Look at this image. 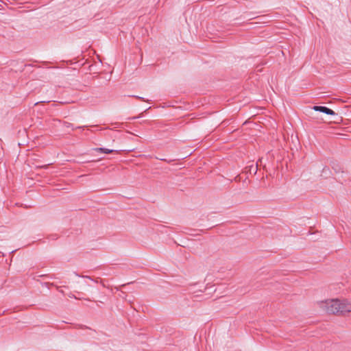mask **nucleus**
Masks as SVG:
<instances>
[{"instance_id":"2eb2a0df","label":"nucleus","mask_w":351,"mask_h":351,"mask_svg":"<svg viewBox=\"0 0 351 351\" xmlns=\"http://www.w3.org/2000/svg\"><path fill=\"white\" fill-rule=\"evenodd\" d=\"M40 277H45V276H48V275H46V274L45 275H40Z\"/></svg>"},{"instance_id":"39448f33","label":"nucleus","mask_w":351,"mask_h":351,"mask_svg":"<svg viewBox=\"0 0 351 351\" xmlns=\"http://www.w3.org/2000/svg\"><path fill=\"white\" fill-rule=\"evenodd\" d=\"M332 168L336 173L343 172L342 168L338 164L334 163L333 165L332 166Z\"/></svg>"},{"instance_id":"f8f14e48","label":"nucleus","mask_w":351,"mask_h":351,"mask_svg":"<svg viewBox=\"0 0 351 351\" xmlns=\"http://www.w3.org/2000/svg\"><path fill=\"white\" fill-rule=\"evenodd\" d=\"M99 282L102 285V286H103V287H105V285L104 284V282H103V280H100V282Z\"/></svg>"},{"instance_id":"ddd939ff","label":"nucleus","mask_w":351,"mask_h":351,"mask_svg":"<svg viewBox=\"0 0 351 351\" xmlns=\"http://www.w3.org/2000/svg\"><path fill=\"white\" fill-rule=\"evenodd\" d=\"M68 128L69 127H71L72 126V124L71 123H68V125H66Z\"/></svg>"},{"instance_id":"20e7f679","label":"nucleus","mask_w":351,"mask_h":351,"mask_svg":"<svg viewBox=\"0 0 351 351\" xmlns=\"http://www.w3.org/2000/svg\"><path fill=\"white\" fill-rule=\"evenodd\" d=\"M95 151L99 152V153H104V154H112V153H118L117 150L114 149H110L104 147H97L94 149Z\"/></svg>"},{"instance_id":"1a4fd4ad","label":"nucleus","mask_w":351,"mask_h":351,"mask_svg":"<svg viewBox=\"0 0 351 351\" xmlns=\"http://www.w3.org/2000/svg\"><path fill=\"white\" fill-rule=\"evenodd\" d=\"M134 97H136V98H137V99H140V100H141V101H145V100L144 99V98H143V97H138V96H134Z\"/></svg>"},{"instance_id":"6e6552de","label":"nucleus","mask_w":351,"mask_h":351,"mask_svg":"<svg viewBox=\"0 0 351 351\" xmlns=\"http://www.w3.org/2000/svg\"><path fill=\"white\" fill-rule=\"evenodd\" d=\"M49 164L48 165H43V166H40L39 167L40 168H44V169H47L48 167H49Z\"/></svg>"},{"instance_id":"4468645a","label":"nucleus","mask_w":351,"mask_h":351,"mask_svg":"<svg viewBox=\"0 0 351 351\" xmlns=\"http://www.w3.org/2000/svg\"><path fill=\"white\" fill-rule=\"evenodd\" d=\"M46 285H52V286L54 285L53 283H49V282H47Z\"/></svg>"},{"instance_id":"f257e3e1","label":"nucleus","mask_w":351,"mask_h":351,"mask_svg":"<svg viewBox=\"0 0 351 351\" xmlns=\"http://www.w3.org/2000/svg\"><path fill=\"white\" fill-rule=\"evenodd\" d=\"M326 311L329 314H340L344 315L351 311V305L338 299L331 300L325 302Z\"/></svg>"},{"instance_id":"7ed1b4c3","label":"nucleus","mask_w":351,"mask_h":351,"mask_svg":"<svg viewBox=\"0 0 351 351\" xmlns=\"http://www.w3.org/2000/svg\"><path fill=\"white\" fill-rule=\"evenodd\" d=\"M259 162L261 164V162H262L261 159H259L256 165L252 164L250 166L246 167H245L246 173H250V174L253 173L254 175L256 174Z\"/></svg>"},{"instance_id":"0eeeda50","label":"nucleus","mask_w":351,"mask_h":351,"mask_svg":"<svg viewBox=\"0 0 351 351\" xmlns=\"http://www.w3.org/2000/svg\"><path fill=\"white\" fill-rule=\"evenodd\" d=\"M79 276H80V277H82V278H88V279H90V280H93L90 276H80V275H79Z\"/></svg>"},{"instance_id":"9b49d317","label":"nucleus","mask_w":351,"mask_h":351,"mask_svg":"<svg viewBox=\"0 0 351 351\" xmlns=\"http://www.w3.org/2000/svg\"><path fill=\"white\" fill-rule=\"evenodd\" d=\"M131 283H132V282H128V283H127V284H123V285H121V287H125L127 285H130V284H131Z\"/></svg>"},{"instance_id":"f03ea898","label":"nucleus","mask_w":351,"mask_h":351,"mask_svg":"<svg viewBox=\"0 0 351 351\" xmlns=\"http://www.w3.org/2000/svg\"><path fill=\"white\" fill-rule=\"evenodd\" d=\"M312 109L315 111L321 112L328 115H335V112L330 108L323 106H313Z\"/></svg>"},{"instance_id":"9d476101","label":"nucleus","mask_w":351,"mask_h":351,"mask_svg":"<svg viewBox=\"0 0 351 351\" xmlns=\"http://www.w3.org/2000/svg\"><path fill=\"white\" fill-rule=\"evenodd\" d=\"M122 123H112L113 125L115 126V128L119 126L120 125H121Z\"/></svg>"},{"instance_id":"423d86ee","label":"nucleus","mask_w":351,"mask_h":351,"mask_svg":"<svg viewBox=\"0 0 351 351\" xmlns=\"http://www.w3.org/2000/svg\"><path fill=\"white\" fill-rule=\"evenodd\" d=\"M234 180L235 182H240V181H241V178H240V176H237L234 178Z\"/></svg>"}]
</instances>
